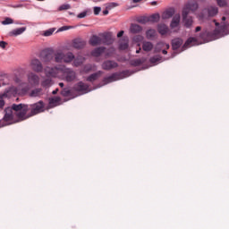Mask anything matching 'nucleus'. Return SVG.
Segmentation results:
<instances>
[{
  "label": "nucleus",
  "mask_w": 229,
  "mask_h": 229,
  "mask_svg": "<svg viewBox=\"0 0 229 229\" xmlns=\"http://www.w3.org/2000/svg\"><path fill=\"white\" fill-rule=\"evenodd\" d=\"M45 107L46 105H44V101L42 100L30 105L13 104L12 107H6L4 110V115L2 118V121L5 123L4 125L12 124L13 121V111L16 112L18 121H26V119H30V117L38 115V114H42Z\"/></svg>",
  "instance_id": "obj_1"
},
{
  "label": "nucleus",
  "mask_w": 229,
  "mask_h": 229,
  "mask_svg": "<svg viewBox=\"0 0 229 229\" xmlns=\"http://www.w3.org/2000/svg\"><path fill=\"white\" fill-rule=\"evenodd\" d=\"M226 30V23L223 22L220 27H217L214 30H206L200 34L202 40H217L221 37V33Z\"/></svg>",
  "instance_id": "obj_2"
},
{
  "label": "nucleus",
  "mask_w": 229,
  "mask_h": 229,
  "mask_svg": "<svg viewBox=\"0 0 229 229\" xmlns=\"http://www.w3.org/2000/svg\"><path fill=\"white\" fill-rule=\"evenodd\" d=\"M103 38H99V36L93 35L89 39L90 46H101V44H105L106 46H110L112 44V38L109 35H103Z\"/></svg>",
  "instance_id": "obj_3"
},
{
  "label": "nucleus",
  "mask_w": 229,
  "mask_h": 229,
  "mask_svg": "<svg viewBox=\"0 0 229 229\" xmlns=\"http://www.w3.org/2000/svg\"><path fill=\"white\" fill-rule=\"evenodd\" d=\"M39 58L44 64H49L55 60V50L53 48H46L39 54Z\"/></svg>",
  "instance_id": "obj_4"
},
{
  "label": "nucleus",
  "mask_w": 229,
  "mask_h": 229,
  "mask_svg": "<svg viewBox=\"0 0 229 229\" xmlns=\"http://www.w3.org/2000/svg\"><path fill=\"white\" fill-rule=\"evenodd\" d=\"M64 66H55V67H49L47 66L45 68V74L48 78H56L60 72H62Z\"/></svg>",
  "instance_id": "obj_5"
},
{
  "label": "nucleus",
  "mask_w": 229,
  "mask_h": 229,
  "mask_svg": "<svg viewBox=\"0 0 229 229\" xmlns=\"http://www.w3.org/2000/svg\"><path fill=\"white\" fill-rule=\"evenodd\" d=\"M124 74H126V72H122L120 73L114 72L112 75L103 79V85H108V83L117 81V80H123V78H124Z\"/></svg>",
  "instance_id": "obj_6"
},
{
  "label": "nucleus",
  "mask_w": 229,
  "mask_h": 229,
  "mask_svg": "<svg viewBox=\"0 0 229 229\" xmlns=\"http://www.w3.org/2000/svg\"><path fill=\"white\" fill-rule=\"evenodd\" d=\"M62 73L68 82L74 81V80H76V72L71 68L63 67Z\"/></svg>",
  "instance_id": "obj_7"
},
{
  "label": "nucleus",
  "mask_w": 229,
  "mask_h": 229,
  "mask_svg": "<svg viewBox=\"0 0 229 229\" xmlns=\"http://www.w3.org/2000/svg\"><path fill=\"white\" fill-rule=\"evenodd\" d=\"M30 68L34 72H42V71H44V65L38 58H34L30 61Z\"/></svg>",
  "instance_id": "obj_8"
},
{
  "label": "nucleus",
  "mask_w": 229,
  "mask_h": 229,
  "mask_svg": "<svg viewBox=\"0 0 229 229\" xmlns=\"http://www.w3.org/2000/svg\"><path fill=\"white\" fill-rule=\"evenodd\" d=\"M73 90L75 92H80L81 94H87L89 92V84L80 81L73 86Z\"/></svg>",
  "instance_id": "obj_9"
},
{
  "label": "nucleus",
  "mask_w": 229,
  "mask_h": 229,
  "mask_svg": "<svg viewBox=\"0 0 229 229\" xmlns=\"http://www.w3.org/2000/svg\"><path fill=\"white\" fill-rule=\"evenodd\" d=\"M182 22H184L185 28H191L192 26V17L189 16V9H182Z\"/></svg>",
  "instance_id": "obj_10"
},
{
  "label": "nucleus",
  "mask_w": 229,
  "mask_h": 229,
  "mask_svg": "<svg viewBox=\"0 0 229 229\" xmlns=\"http://www.w3.org/2000/svg\"><path fill=\"white\" fill-rule=\"evenodd\" d=\"M118 65L119 64L114 61L107 60L102 64V69H104V71H112V69L118 67Z\"/></svg>",
  "instance_id": "obj_11"
},
{
  "label": "nucleus",
  "mask_w": 229,
  "mask_h": 229,
  "mask_svg": "<svg viewBox=\"0 0 229 229\" xmlns=\"http://www.w3.org/2000/svg\"><path fill=\"white\" fill-rule=\"evenodd\" d=\"M28 81L30 85L36 87V85H38V83H40V77H38V75H37L36 73L30 72L28 74Z\"/></svg>",
  "instance_id": "obj_12"
},
{
  "label": "nucleus",
  "mask_w": 229,
  "mask_h": 229,
  "mask_svg": "<svg viewBox=\"0 0 229 229\" xmlns=\"http://www.w3.org/2000/svg\"><path fill=\"white\" fill-rule=\"evenodd\" d=\"M86 44L87 43L85 42V40L81 38H75L72 42V47H74V49H83Z\"/></svg>",
  "instance_id": "obj_13"
},
{
  "label": "nucleus",
  "mask_w": 229,
  "mask_h": 229,
  "mask_svg": "<svg viewBox=\"0 0 229 229\" xmlns=\"http://www.w3.org/2000/svg\"><path fill=\"white\" fill-rule=\"evenodd\" d=\"M197 42H198V38H189L184 43V45L182 46V51H185V49H188V47H192V46H196Z\"/></svg>",
  "instance_id": "obj_14"
},
{
  "label": "nucleus",
  "mask_w": 229,
  "mask_h": 229,
  "mask_svg": "<svg viewBox=\"0 0 229 229\" xmlns=\"http://www.w3.org/2000/svg\"><path fill=\"white\" fill-rule=\"evenodd\" d=\"M105 51H106V47H97L91 51V56H94L95 58H99V56L103 55Z\"/></svg>",
  "instance_id": "obj_15"
},
{
  "label": "nucleus",
  "mask_w": 229,
  "mask_h": 229,
  "mask_svg": "<svg viewBox=\"0 0 229 229\" xmlns=\"http://www.w3.org/2000/svg\"><path fill=\"white\" fill-rule=\"evenodd\" d=\"M54 61L55 64H64V52L62 51H56L54 50Z\"/></svg>",
  "instance_id": "obj_16"
},
{
  "label": "nucleus",
  "mask_w": 229,
  "mask_h": 229,
  "mask_svg": "<svg viewBox=\"0 0 229 229\" xmlns=\"http://www.w3.org/2000/svg\"><path fill=\"white\" fill-rule=\"evenodd\" d=\"M183 44V39L180 38H176L172 40V48L174 51H176L177 49H180L182 47V45Z\"/></svg>",
  "instance_id": "obj_17"
},
{
  "label": "nucleus",
  "mask_w": 229,
  "mask_h": 229,
  "mask_svg": "<svg viewBox=\"0 0 229 229\" xmlns=\"http://www.w3.org/2000/svg\"><path fill=\"white\" fill-rule=\"evenodd\" d=\"M101 74H103V72L98 71V72L88 76L86 81H89L90 83H94V81H96V80L101 78Z\"/></svg>",
  "instance_id": "obj_18"
},
{
  "label": "nucleus",
  "mask_w": 229,
  "mask_h": 229,
  "mask_svg": "<svg viewBox=\"0 0 229 229\" xmlns=\"http://www.w3.org/2000/svg\"><path fill=\"white\" fill-rule=\"evenodd\" d=\"M180 19H181L180 13L175 14L173 17L170 27L172 29L178 28V26H180Z\"/></svg>",
  "instance_id": "obj_19"
},
{
  "label": "nucleus",
  "mask_w": 229,
  "mask_h": 229,
  "mask_svg": "<svg viewBox=\"0 0 229 229\" xmlns=\"http://www.w3.org/2000/svg\"><path fill=\"white\" fill-rule=\"evenodd\" d=\"M72 60H74V54H72V52H68L66 54L64 53L63 62L64 64H71Z\"/></svg>",
  "instance_id": "obj_20"
},
{
  "label": "nucleus",
  "mask_w": 229,
  "mask_h": 229,
  "mask_svg": "<svg viewBox=\"0 0 229 229\" xmlns=\"http://www.w3.org/2000/svg\"><path fill=\"white\" fill-rule=\"evenodd\" d=\"M173 15H174V8H170V9H167L166 11H165L162 13L161 17L163 20H165V19H171V17H173Z\"/></svg>",
  "instance_id": "obj_21"
},
{
  "label": "nucleus",
  "mask_w": 229,
  "mask_h": 229,
  "mask_svg": "<svg viewBox=\"0 0 229 229\" xmlns=\"http://www.w3.org/2000/svg\"><path fill=\"white\" fill-rule=\"evenodd\" d=\"M146 38L148 40H153L157 38V30L155 29H149L146 31Z\"/></svg>",
  "instance_id": "obj_22"
},
{
  "label": "nucleus",
  "mask_w": 229,
  "mask_h": 229,
  "mask_svg": "<svg viewBox=\"0 0 229 229\" xmlns=\"http://www.w3.org/2000/svg\"><path fill=\"white\" fill-rule=\"evenodd\" d=\"M153 47H154L153 43H151L149 41H143L142 49L146 53H149V51H153Z\"/></svg>",
  "instance_id": "obj_23"
},
{
  "label": "nucleus",
  "mask_w": 229,
  "mask_h": 229,
  "mask_svg": "<svg viewBox=\"0 0 229 229\" xmlns=\"http://www.w3.org/2000/svg\"><path fill=\"white\" fill-rule=\"evenodd\" d=\"M157 31L160 35H167L169 28H167V25L165 24H159L157 26Z\"/></svg>",
  "instance_id": "obj_24"
},
{
  "label": "nucleus",
  "mask_w": 229,
  "mask_h": 229,
  "mask_svg": "<svg viewBox=\"0 0 229 229\" xmlns=\"http://www.w3.org/2000/svg\"><path fill=\"white\" fill-rule=\"evenodd\" d=\"M183 8H187L188 13H191V12H196V10H198V3H189Z\"/></svg>",
  "instance_id": "obj_25"
},
{
  "label": "nucleus",
  "mask_w": 229,
  "mask_h": 229,
  "mask_svg": "<svg viewBox=\"0 0 229 229\" xmlns=\"http://www.w3.org/2000/svg\"><path fill=\"white\" fill-rule=\"evenodd\" d=\"M204 12L208 13V17H214L217 15V7L210 6L208 9H206Z\"/></svg>",
  "instance_id": "obj_26"
},
{
  "label": "nucleus",
  "mask_w": 229,
  "mask_h": 229,
  "mask_svg": "<svg viewBox=\"0 0 229 229\" xmlns=\"http://www.w3.org/2000/svg\"><path fill=\"white\" fill-rule=\"evenodd\" d=\"M26 31V27H21L16 30H13V31L10 32V35H13L14 37H17L19 35H22Z\"/></svg>",
  "instance_id": "obj_27"
},
{
  "label": "nucleus",
  "mask_w": 229,
  "mask_h": 229,
  "mask_svg": "<svg viewBox=\"0 0 229 229\" xmlns=\"http://www.w3.org/2000/svg\"><path fill=\"white\" fill-rule=\"evenodd\" d=\"M140 31H142V27L140 25L135 23L131 25V33H140Z\"/></svg>",
  "instance_id": "obj_28"
},
{
  "label": "nucleus",
  "mask_w": 229,
  "mask_h": 229,
  "mask_svg": "<svg viewBox=\"0 0 229 229\" xmlns=\"http://www.w3.org/2000/svg\"><path fill=\"white\" fill-rule=\"evenodd\" d=\"M30 96H31V98H38V97L42 96V89L38 88V89H33L30 92Z\"/></svg>",
  "instance_id": "obj_29"
},
{
  "label": "nucleus",
  "mask_w": 229,
  "mask_h": 229,
  "mask_svg": "<svg viewBox=\"0 0 229 229\" xmlns=\"http://www.w3.org/2000/svg\"><path fill=\"white\" fill-rule=\"evenodd\" d=\"M160 21V14L154 13L148 17V22H158Z\"/></svg>",
  "instance_id": "obj_30"
},
{
  "label": "nucleus",
  "mask_w": 229,
  "mask_h": 229,
  "mask_svg": "<svg viewBox=\"0 0 229 229\" xmlns=\"http://www.w3.org/2000/svg\"><path fill=\"white\" fill-rule=\"evenodd\" d=\"M84 62L85 58H83L82 56H77L73 64L75 67H80V65H81V64H83Z\"/></svg>",
  "instance_id": "obj_31"
},
{
  "label": "nucleus",
  "mask_w": 229,
  "mask_h": 229,
  "mask_svg": "<svg viewBox=\"0 0 229 229\" xmlns=\"http://www.w3.org/2000/svg\"><path fill=\"white\" fill-rule=\"evenodd\" d=\"M53 85V81L51 79H46L41 82V86H43L45 89H49Z\"/></svg>",
  "instance_id": "obj_32"
},
{
  "label": "nucleus",
  "mask_w": 229,
  "mask_h": 229,
  "mask_svg": "<svg viewBox=\"0 0 229 229\" xmlns=\"http://www.w3.org/2000/svg\"><path fill=\"white\" fill-rule=\"evenodd\" d=\"M114 55H115V48L114 47H109L106 51V58H110L111 56H114Z\"/></svg>",
  "instance_id": "obj_33"
},
{
  "label": "nucleus",
  "mask_w": 229,
  "mask_h": 229,
  "mask_svg": "<svg viewBox=\"0 0 229 229\" xmlns=\"http://www.w3.org/2000/svg\"><path fill=\"white\" fill-rule=\"evenodd\" d=\"M165 47V43L160 42L157 43L155 47V53H160Z\"/></svg>",
  "instance_id": "obj_34"
},
{
  "label": "nucleus",
  "mask_w": 229,
  "mask_h": 229,
  "mask_svg": "<svg viewBox=\"0 0 229 229\" xmlns=\"http://www.w3.org/2000/svg\"><path fill=\"white\" fill-rule=\"evenodd\" d=\"M7 96L6 94L0 95V110H3L4 108L5 101Z\"/></svg>",
  "instance_id": "obj_35"
},
{
  "label": "nucleus",
  "mask_w": 229,
  "mask_h": 229,
  "mask_svg": "<svg viewBox=\"0 0 229 229\" xmlns=\"http://www.w3.org/2000/svg\"><path fill=\"white\" fill-rule=\"evenodd\" d=\"M59 101H61L60 97H55V98H52L49 99V104L56 106V105H58Z\"/></svg>",
  "instance_id": "obj_36"
},
{
  "label": "nucleus",
  "mask_w": 229,
  "mask_h": 229,
  "mask_svg": "<svg viewBox=\"0 0 229 229\" xmlns=\"http://www.w3.org/2000/svg\"><path fill=\"white\" fill-rule=\"evenodd\" d=\"M61 95H63L64 98H67V97L71 96V90L69 89H67V88H64L61 91Z\"/></svg>",
  "instance_id": "obj_37"
},
{
  "label": "nucleus",
  "mask_w": 229,
  "mask_h": 229,
  "mask_svg": "<svg viewBox=\"0 0 229 229\" xmlns=\"http://www.w3.org/2000/svg\"><path fill=\"white\" fill-rule=\"evenodd\" d=\"M160 60H162L160 55H155L150 58V64H157V62H160Z\"/></svg>",
  "instance_id": "obj_38"
},
{
  "label": "nucleus",
  "mask_w": 229,
  "mask_h": 229,
  "mask_svg": "<svg viewBox=\"0 0 229 229\" xmlns=\"http://www.w3.org/2000/svg\"><path fill=\"white\" fill-rule=\"evenodd\" d=\"M2 24L4 26H6L8 24H13V20L12 18H5L4 21H2Z\"/></svg>",
  "instance_id": "obj_39"
},
{
  "label": "nucleus",
  "mask_w": 229,
  "mask_h": 229,
  "mask_svg": "<svg viewBox=\"0 0 229 229\" xmlns=\"http://www.w3.org/2000/svg\"><path fill=\"white\" fill-rule=\"evenodd\" d=\"M64 10H71V5L69 4H66L59 6V12H62Z\"/></svg>",
  "instance_id": "obj_40"
},
{
  "label": "nucleus",
  "mask_w": 229,
  "mask_h": 229,
  "mask_svg": "<svg viewBox=\"0 0 229 229\" xmlns=\"http://www.w3.org/2000/svg\"><path fill=\"white\" fill-rule=\"evenodd\" d=\"M53 33H55V30L50 29V30H45L43 35L44 37H51Z\"/></svg>",
  "instance_id": "obj_41"
},
{
  "label": "nucleus",
  "mask_w": 229,
  "mask_h": 229,
  "mask_svg": "<svg viewBox=\"0 0 229 229\" xmlns=\"http://www.w3.org/2000/svg\"><path fill=\"white\" fill-rule=\"evenodd\" d=\"M84 72H90L92 71V65L91 64H86L83 69Z\"/></svg>",
  "instance_id": "obj_42"
},
{
  "label": "nucleus",
  "mask_w": 229,
  "mask_h": 229,
  "mask_svg": "<svg viewBox=\"0 0 229 229\" xmlns=\"http://www.w3.org/2000/svg\"><path fill=\"white\" fill-rule=\"evenodd\" d=\"M138 22H140V24H146V22H149L148 18L141 17L138 20Z\"/></svg>",
  "instance_id": "obj_43"
},
{
  "label": "nucleus",
  "mask_w": 229,
  "mask_h": 229,
  "mask_svg": "<svg viewBox=\"0 0 229 229\" xmlns=\"http://www.w3.org/2000/svg\"><path fill=\"white\" fill-rule=\"evenodd\" d=\"M116 6H119V4H117V3H110L106 6V8H108L109 10H112V8H115Z\"/></svg>",
  "instance_id": "obj_44"
},
{
  "label": "nucleus",
  "mask_w": 229,
  "mask_h": 229,
  "mask_svg": "<svg viewBox=\"0 0 229 229\" xmlns=\"http://www.w3.org/2000/svg\"><path fill=\"white\" fill-rule=\"evenodd\" d=\"M219 6H226V0H216Z\"/></svg>",
  "instance_id": "obj_45"
},
{
  "label": "nucleus",
  "mask_w": 229,
  "mask_h": 229,
  "mask_svg": "<svg viewBox=\"0 0 229 229\" xmlns=\"http://www.w3.org/2000/svg\"><path fill=\"white\" fill-rule=\"evenodd\" d=\"M78 19H85L87 17V12H82L77 15Z\"/></svg>",
  "instance_id": "obj_46"
},
{
  "label": "nucleus",
  "mask_w": 229,
  "mask_h": 229,
  "mask_svg": "<svg viewBox=\"0 0 229 229\" xmlns=\"http://www.w3.org/2000/svg\"><path fill=\"white\" fill-rule=\"evenodd\" d=\"M101 7H94V15H99Z\"/></svg>",
  "instance_id": "obj_47"
},
{
  "label": "nucleus",
  "mask_w": 229,
  "mask_h": 229,
  "mask_svg": "<svg viewBox=\"0 0 229 229\" xmlns=\"http://www.w3.org/2000/svg\"><path fill=\"white\" fill-rule=\"evenodd\" d=\"M6 46H8V43H6V41H0V47L2 49H6Z\"/></svg>",
  "instance_id": "obj_48"
},
{
  "label": "nucleus",
  "mask_w": 229,
  "mask_h": 229,
  "mask_svg": "<svg viewBox=\"0 0 229 229\" xmlns=\"http://www.w3.org/2000/svg\"><path fill=\"white\" fill-rule=\"evenodd\" d=\"M120 49H128V43L120 44Z\"/></svg>",
  "instance_id": "obj_49"
},
{
  "label": "nucleus",
  "mask_w": 229,
  "mask_h": 229,
  "mask_svg": "<svg viewBox=\"0 0 229 229\" xmlns=\"http://www.w3.org/2000/svg\"><path fill=\"white\" fill-rule=\"evenodd\" d=\"M124 35V30H121L120 32H118L117 37L118 38H121V37H123Z\"/></svg>",
  "instance_id": "obj_50"
},
{
  "label": "nucleus",
  "mask_w": 229,
  "mask_h": 229,
  "mask_svg": "<svg viewBox=\"0 0 229 229\" xmlns=\"http://www.w3.org/2000/svg\"><path fill=\"white\" fill-rule=\"evenodd\" d=\"M65 30H69V27L64 26L60 29L61 31H64Z\"/></svg>",
  "instance_id": "obj_51"
},
{
  "label": "nucleus",
  "mask_w": 229,
  "mask_h": 229,
  "mask_svg": "<svg viewBox=\"0 0 229 229\" xmlns=\"http://www.w3.org/2000/svg\"><path fill=\"white\" fill-rule=\"evenodd\" d=\"M199 31H201V28L199 26L196 27L195 32L198 33Z\"/></svg>",
  "instance_id": "obj_52"
},
{
  "label": "nucleus",
  "mask_w": 229,
  "mask_h": 229,
  "mask_svg": "<svg viewBox=\"0 0 229 229\" xmlns=\"http://www.w3.org/2000/svg\"><path fill=\"white\" fill-rule=\"evenodd\" d=\"M103 15H108V10H104L103 11Z\"/></svg>",
  "instance_id": "obj_53"
},
{
  "label": "nucleus",
  "mask_w": 229,
  "mask_h": 229,
  "mask_svg": "<svg viewBox=\"0 0 229 229\" xmlns=\"http://www.w3.org/2000/svg\"><path fill=\"white\" fill-rule=\"evenodd\" d=\"M157 1L151 2L152 6H157Z\"/></svg>",
  "instance_id": "obj_54"
},
{
  "label": "nucleus",
  "mask_w": 229,
  "mask_h": 229,
  "mask_svg": "<svg viewBox=\"0 0 229 229\" xmlns=\"http://www.w3.org/2000/svg\"><path fill=\"white\" fill-rule=\"evenodd\" d=\"M52 94H54V95L58 94V89H55L52 92Z\"/></svg>",
  "instance_id": "obj_55"
},
{
  "label": "nucleus",
  "mask_w": 229,
  "mask_h": 229,
  "mask_svg": "<svg viewBox=\"0 0 229 229\" xmlns=\"http://www.w3.org/2000/svg\"><path fill=\"white\" fill-rule=\"evenodd\" d=\"M64 82L59 83V87H61V89H64Z\"/></svg>",
  "instance_id": "obj_56"
},
{
  "label": "nucleus",
  "mask_w": 229,
  "mask_h": 229,
  "mask_svg": "<svg viewBox=\"0 0 229 229\" xmlns=\"http://www.w3.org/2000/svg\"><path fill=\"white\" fill-rule=\"evenodd\" d=\"M140 51H142V48H140V47L138 50H136L137 55H139V53H140Z\"/></svg>",
  "instance_id": "obj_57"
},
{
  "label": "nucleus",
  "mask_w": 229,
  "mask_h": 229,
  "mask_svg": "<svg viewBox=\"0 0 229 229\" xmlns=\"http://www.w3.org/2000/svg\"><path fill=\"white\" fill-rule=\"evenodd\" d=\"M162 53H163V55H167V50L163 49V50H162Z\"/></svg>",
  "instance_id": "obj_58"
},
{
  "label": "nucleus",
  "mask_w": 229,
  "mask_h": 229,
  "mask_svg": "<svg viewBox=\"0 0 229 229\" xmlns=\"http://www.w3.org/2000/svg\"><path fill=\"white\" fill-rule=\"evenodd\" d=\"M165 47L166 48V49H169V44H165Z\"/></svg>",
  "instance_id": "obj_59"
},
{
  "label": "nucleus",
  "mask_w": 229,
  "mask_h": 229,
  "mask_svg": "<svg viewBox=\"0 0 229 229\" xmlns=\"http://www.w3.org/2000/svg\"><path fill=\"white\" fill-rule=\"evenodd\" d=\"M142 0H133V3H140Z\"/></svg>",
  "instance_id": "obj_60"
},
{
  "label": "nucleus",
  "mask_w": 229,
  "mask_h": 229,
  "mask_svg": "<svg viewBox=\"0 0 229 229\" xmlns=\"http://www.w3.org/2000/svg\"><path fill=\"white\" fill-rule=\"evenodd\" d=\"M222 21H223V22H225V21H226V17H222Z\"/></svg>",
  "instance_id": "obj_61"
},
{
  "label": "nucleus",
  "mask_w": 229,
  "mask_h": 229,
  "mask_svg": "<svg viewBox=\"0 0 229 229\" xmlns=\"http://www.w3.org/2000/svg\"><path fill=\"white\" fill-rule=\"evenodd\" d=\"M216 28L219 27V22H215Z\"/></svg>",
  "instance_id": "obj_62"
},
{
  "label": "nucleus",
  "mask_w": 229,
  "mask_h": 229,
  "mask_svg": "<svg viewBox=\"0 0 229 229\" xmlns=\"http://www.w3.org/2000/svg\"><path fill=\"white\" fill-rule=\"evenodd\" d=\"M1 123H2V120H0V124H1Z\"/></svg>",
  "instance_id": "obj_63"
}]
</instances>
